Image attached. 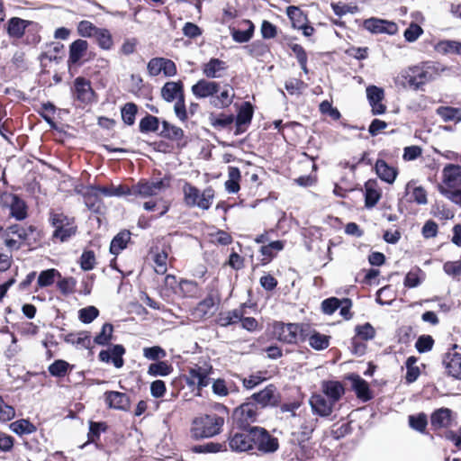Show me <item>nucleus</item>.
<instances>
[{
  "instance_id": "1",
  "label": "nucleus",
  "mask_w": 461,
  "mask_h": 461,
  "mask_svg": "<svg viewBox=\"0 0 461 461\" xmlns=\"http://www.w3.org/2000/svg\"><path fill=\"white\" fill-rule=\"evenodd\" d=\"M446 70L447 68L439 62L426 61L420 66L410 68L402 75V77L410 88L419 90L422 86L435 80Z\"/></svg>"
},
{
  "instance_id": "2",
  "label": "nucleus",
  "mask_w": 461,
  "mask_h": 461,
  "mask_svg": "<svg viewBox=\"0 0 461 461\" xmlns=\"http://www.w3.org/2000/svg\"><path fill=\"white\" fill-rule=\"evenodd\" d=\"M224 424V419L217 414H206L194 420L191 429L193 438H204L218 435Z\"/></svg>"
},
{
  "instance_id": "3",
  "label": "nucleus",
  "mask_w": 461,
  "mask_h": 461,
  "mask_svg": "<svg viewBox=\"0 0 461 461\" xmlns=\"http://www.w3.org/2000/svg\"><path fill=\"white\" fill-rule=\"evenodd\" d=\"M184 201L189 207H198L202 210H208L214 198V190L212 187L205 188L203 193L200 190L185 182L183 187Z\"/></svg>"
},
{
  "instance_id": "4",
  "label": "nucleus",
  "mask_w": 461,
  "mask_h": 461,
  "mask_svg": "<svg viewBox=\"0 0 461 461\" xmlns=\"http://www.w3.org/2000/svg\"><path fill=\"white\" fill-rule=\"evenodd\" d=\"M258 415V405L248 399L247 402L234 409L231 418L233 424H235L239 429L243 431L249 432V429L254 427L251 426V423L257 421Z\"/></svg>"
},
{
  "instance_id": "5",
  "label": "nucleus",
  "mask_w": 461,
  "mask_h": 461,
  "mask_svg": "<svg viewBox=\"0 0 461 461\" xmlns=\"http://www.w3.org/2000/svg\"><path fill=\"white\" fill-rule=\"evenodd\" d=\"M50 221L55 228L52 237L61 242L67 241L77 232V227L74 218L68 217L63 212H50Z\"/></svg>"
},
{
  "instance_id": "6",
  "label": "nucleus",
  "mask_w": 461,
  "mask_h": 461,
  "mask_svg": "<svg viewBox=\"0 0 461 461\" xmlns=\"http://www.w3.org/2000/svg\"><path fill=\"white\" fill-rule=\"evenodd\" d=\"M171 185V179L165 177L158 181H145L141 180L136 185L131 186V194L134 196L147 198L149 196L157 195Z\"/></svg>"
},
{
  "instance_id": "7",
  "label": "nucleus",
  "mask_w": 461,
  "mask_h": 461,
  "mask_svg": "<svg viewBox=\"0 0 461 461\" xmlns=\"http://www.w3.org/2000/svg\"><path fill=\"white\" fill-rule=\"evenodd\" d=\"M249 432L252 433L254 446L258 451L270 454L278 449V438L272 436L265 428L253 427L249 429Z\"/></svg>"
},
{
  "instance_id": "8",
  "label": "nucleus",
  "mask_w": 461,
  "mask_h": 461,
  "mask_svg": "<svg viewBox=\"0 0 461 461\" xmlns=\"http://www.w3.org/2000/svg\"><path fill=\"white\" fill-rule=\"evenodd\" d=\"M442 365L448 376L461 381V347L456 344L452 345L443 355Z\"/></svg>"
},
{
  "instance_id": "9",
  "label": "nucleus",
  "mask_w": 461,
  "mask_h": 461,
  "mask_svg": "<svg viewBox=\"0 0 461 461\" xmlns=\"http://www.w3.org/2000/svg\"><path fill=\"white\" fill-rule=\"evenodd\" d=\"M297 325L295 323H285L275 321L273 323L274 337L280 342L288 345L297 344Z\"/></svg>"
},
{
  "instance_id": "10",
  "label": "nucleus",
  "mask_w": 461,
  "mask_h": 461,
  "mask_svg": "<svg viewBox=\"0 0 461 461\" xmlns=\"http://www.w3.org/2000/svg\"><path fill=\"white\" fill-rule=\"evenodd\" d=\"M363 27L373 34L385 33L394 35L398 31V26L395 23L375 17L364 20Z\"/></svg>"
},
{
  "instance_id": "11",
  "label": "nucleus",
  "mask_w": 461,
  "mask_h": 461,
  "mask_svg": "<svg viewBox=\"0 0 461 461\" xmlns=\"http://www.w3.org/2000/svg\"><path fill=\"white\" fill-rule=\"evenodd\" d=\"M220 83L200 79L192 86V93L198 99L209 97L211 102L214 95L220 92Z\"/></svg>"
},
{
  "instance_id": "12",
  "label": "nucleus",
  "mask_w": 461,
  "mask_h": 461,
  "mask_svg": "<svg viewBox=\"0 0 461 461\" xmlns=\"http://www.w3.org/2000/svg\"><path fill=\"white\" fill-rule=\"evenodd\" d=\"M73 93L77 100L83 104L93 102L95 92L88 79L83 77H77L74 81Z\"/></svg>"
},
{
  "instance_id": "13",
  "label": "nucleus",
  "mask_w": 461,
  "mask_h": 461,
  "mask_svg": "<svg viewBox=\"0 0 461 461\" xmlns=\"http://www.w3.org/2000/svg\"><path fill=\"white\" fill-rule=\"evenodd\" d=\"M347 379L351 383L352 390L359 400L366 402L373 398V393L368 383L359 375L355 373L349 374L348 375Z\"/></svg>"
},
{
  "instance_id": "14",
  "label": "nucleus",
  "mask_w": 461,
  "mask_h": 461,
  "mask_svg": "<svg viewBox=\"0 0 461 461\" xmlns=\"http://www.w3.org/2000/svg\"><path fill=\"white\" fill-rule=\"evenodd\" d=\"M3 202L10 208L11 216L17 221H23L27 217L26 203L17 195L7 194L3 197Z\"/></svg>"
},
{
  "instance_id": "15",
  "label": "nucleus",
  "mask_w": 461,
  "mask_h": 461,
  "mask_svg": "<svg viewBox=\"0 0 461 461\" xmlns=\"http://www.w3.org/2000/svg\"><path fill=\"white\" fill-rule=\"evenodd\" d=\"M252 433L250 432H241L235 433L229 439V446L232 451L236 452H246L253 449L254 447V440L252 438Z\"/></svg>"
},
{
  "instance_id": "16",
  "label": "nucleus",
  "mask_w": 461,
  "mask_h": 461,
  "mask_svg": "<svg viewBox=\"0 0 461 461\" xmlns=\"http://www.w3.org/2000/svg\"><path fill=\"white\" fill-rule=\"evenodd\" d=\"M276 392V387L271 384L267 385L263 390L253 393L249 399L254 402L258 406L260 405L261 408L267 407L268 405L275 406L277 403Z\"/></svg>"
},
{
  "instance_id": "17",
  "label": "nucleus",
  "mask_w": 461,
  "mask_h": 461,
  "mask_svg": "<svg viewBox=\"0 0 461 461\" xmlns=\"http://www.w3.org/2000/svg\"><path fill=\"white\" fill-rule=\"evenodd\" d=\"M254 109L253 105L249 102L242 103L240 107L236 118L234 117L236 123L235 135L241 134L245 131L243 126L248 125L251 122L253 118Z\"/></svg>"
},
{
  "instance_id": "18",
  "label": "nucleus",
  "mask_w": 461,
  "mask_h": 461,
  "mask_svg": "<svg viewBox=\"0 0 461 461\" xmlns=\"http://www.w3.org/2000/svg\"><path fill=\"white\" fill-rule=\"evenodd\" d=\"M310 405L313 413L321 417H328L331 414L333 406L335 403L331 401L327 400L325 396L321 394H313L310 398Z\"/></svg>"
},
{
  "instance_id": "19",
  "label": "nucleus",
  "mask_w": 461,
  "mask_h": 461,
  "mask_svg": "<svg viewBox=\"0 0 461 461\" xmlns=\"http://www.w3.org/2000/svg\"><path fill=\"white\" fill-rule=\"evenodd\" d=\"M375 171L382 181L389 185L393 184L398 176L397 167L390 166L385 160L382 158H378L376 160L375 164Z\"/></svg>"
},
{
  "instance_id": "20",
  "label": "nucleus",
  "mask_w": 461,
  "mask_h": 461,
  "mask_svg": "<svg viewBox=\"0 0 461 461\" xmlns=\"http://www.w3.org/2000/svg\"><path fill=\"white\" fill-rule=\"evenodd\" d=\"M105 402L110 408L129 411L131 401L129 396L124 393L116 391H108L104 393Z\"/></svg>"
},
{
  "instance_id": "21",
  "label": "nucleus",
  "mask_w": 461,
  "mask_h": 461,
  "mask_svg": "<svg viewBox=\"0 0 461 461\" xmlns=\"http://www.w3.org/2000/svg\"><path fill=\"white\" fill-rule=\"evenodd\" d=\"M443 183L449 188L461 185V166L447 164L442 170Z\"/></svg>"
},
{
  "instance_id": "22",
  "label": "nucleus",
  "mask_w": 461,
  "mask_h": 461,
  "mask_svg": "<svg viewBox=\"0 0 461 461\" xmlns=\"http://www.w3.org/2000/svg\"><path fill=\"white\" fill-rule=\"evenodd\" d=\"M150 76H158L161 72L165 76H171L173 72V61L164 58H154L149 60L147 66Z\"/></svg>"
},
{
  "instance_id": "23",
  "label": "nucleus",
  "mask_w": 461,
  "mask_h": 461,
  "mask_svg": "<svg viewBox=\"0 0 461 461\" xmlns=\"http://www.w3.org/2000/svg\"><path fill=\"white\" fill-rule=\"evenodd\" d=\"M241 24L245 25L246 28L239 29L230 27V35L235 42L246 43L253 37L255 25L250 20H243Z\"/></svg>"
},
{
  "instance_id": "24",
  "label": "nucleus",
  "mask_w": 461,
  "mask_h": 461,
  "mask_svg": "<svg viewBox=\"0 0 461 461\" xmlns=\"http://www.w3.org/2000/svg\"><path fill=\"white\" fill-rule=\"evenodd\" d=\"M7 234L16 236L19 241L23 244H30L31 237L35 232L36 228L32 225L23 226L20 224H13L5 230Z\"/></svg>"
},
{
  "instance_id": "25",
  "label": "nucleus",
  "mask_w": 461,
  "mask_h": 461,
  "mask_svg": "<svg viewBox=\"0 0 461 461\" xmlns=\"http://www.w3.org/2000/svg\"><path fill=\"white\" fill-rule=\"evenodd\" d=\"M452 411L448 408L435 410L430 415V424L435 429L447 428L450 424Z\"/></svg>"
},
{
  "instance_id": "26",
  "label": "nucleus",
  "mask_w": 461,
  "mask_h": 461,
  "mask_svg": "<svg viewBox=\"0 0 461 461\" xmlns=\"http://www.w3.org/2000/svg\"><path fill=\"white\" fill-rule=\"evenodd\" d=\"M322 392L331 402L336 403L344 394L345 390L339 381H324L322 383Z\"/></svg>"
},
{
  "instance_id": "27",
  "label": "nucleus",
  "mask_w": 461,
  "mask_h": 461,
  "mask_svg": "<svg viewBox=\"0 0 461 461\" xmlns=\"http://www.w3.org/2000/svg\"><path fill=\"white\" fill-rule=\"evenodd\" d=\"M365 206L368 209L376 205L381 198V192L376 189V180L369 179L365 183Z\"/></svg>"
},
{
  "instance_id": "28",
  "label": "nucleus",
  "mask_w": 461,
  "mask_h": 461,
  "mask_svg": "<svg viewBox=\"0 0 461 461\" xmlns=\"http://www.w3.org/2000/svg\"><path fill=\"white\" fill-rule=\"evenodd\" d=\"M226 63L217 58H212L207 63L203 66V73L208 78L220 77V72L226 69Z\"/></svg>"
},
{
  "instance_id": "29",
  "label": "nucleus",
  "mask_w": 461,
  "mask_h": 461,
  "mask_svg": "<svg viewBox=\"0 0 461 461\" xmlns=\"http://www.w3.org/2000/svg\"><path fill=\"white\" fill-rule=\"evenodd\" d=\"M88 49V43L85 40L78 39L73 41L69 46L68 62L77 64L86 54Z\"/></svg>"
},
{
  "instance_id": "30",
  "label": "nucleus",
  "mask_w": 461,
  "mask_h": 461,
  "mask_svg": "<svg viewBox=\"0 0 461 461\" xmlns=\"http://www.w3.org/2000/svg\"><path fill=\"white\" fill-rule=\"evenodd\" d=\"M219 93V95L216 94L212 98L211 105L217 109H223L229 107L233 101V89L225 88L222 91H220Z\"/></svg>"
},
{
  "instance_id": "31",
  "label": "nucleus",
  "mask_w": 461,
  "mask_h": 461,
  "mask_svg": "<svg viewBox=\"0 0 461 461\" xmlns=\"http://www.w3.org/2000/svg\"><path fill=\"white\" fill-rule=\"evenodd\" d=\"M172 130V127L171 125L164 121L162 122V130L159 131V135L163 138H165L166 140H162L156 143L157 145V149L159 152H163V153H170L172 149H173V145H172V140L170 139V131Z\"/></svg>"
},
{
  "instance_id": "32",
  "label": "nucleus",
  "mask_w": 461,
  "mask_h": 461,
  "mask_svg": "<svg viewBox=\"0 0 461 461\" xmlns=\"http://www.w3.org/2000/svg\"><path fill=\"white\" fill-rule=\"evenodd\" d=\"M131 240V232L127 230L120 231L113 240L110 245V252L118 255L123 250Z\"/></svg>"
},
{
  "instance_id": "33",
  "label": "nucleus",
  "mask_w": 461,
  "mask_h": 461,
  "mask_svg": "<svg viewBox=\"0 0 461 461\" xmlns=\"http://www.w3.org/2000/svg\"><path fill=\"white\" fill-rule=\"evenodd\" d=\"M182 83L180 81L175 82V114L181 120L185 121L187 118L186 110L185 107L184 95L182 91Z\"/></svg>"
},
{
  "instance_id": "34",
  "label": "nucleus",
  "mask_w": 461,
  "mask_h": 461,
  "mask_svg": "<svg viewBox=\"0 0 461 461\" xmlns=\"http://www.w3.org/2000/svg\"><path fill=\"white\" fill-rule=\"evenodd\" d=\"M28 22L18 17L8 21L7 33L10 37L20 39L23 36Z\"/></svg>"
},
{
  "instance_id": "35",
  "label": "nucleus",
  "mask_w": 461,
  "mask_h": 461,
  "mask_svg": "<svg viewBox=\"0 0 461 461\" xmlns=\"http://www.w3.org/2000/svg\"><path fill=\"white\" fill-rule=\"evenodd\" d=\"M194 379L197 380V386L199 388L206 387L210 383L208 372L200 366L190 369V377L186 378V382L189 384H194Z\"/></svg>"
},
{
  "instance_id": "36",
  "label": "nucleus",
  "mask_w": 461,
  "mask_h": 461,
  "mask_svg": "<svg viewBox=\"0 0 461 461\" xmlns=\"http://www.w3.org/2000/svg\"><path fill=\"white\" fill-rule=\"evenodd\" d=\"M436 113L443 122H461V108L453 106H439L436 109Z\"/></svg>"
},
{
  "instance_id": "37",
  "label": "nucleus",
  "mask_w": 461,
  "mask_h": 461,
  "mask_svg": "<svg viewBox=\"0 0 461 461\" xmlns=\"http://www.w3.org/2000/svg\"><path fill=\"white\" fill-rule=\"evenodd\" d=\"M218 303L219 299H216L212 294H208L203 301L198 303L195 312L200 317L212 315Z\"/></svg>"
},
{
  "instance_id": "38",
  "label": "nucleus",
  "mask_w": 461,
  "mask_h": 461,
  "mask_svg": "<svg viewBox=\"0 0 461 461\" xmlns=\"http://www.w3.org/2000/svg\"><path fill=\"white\" fill-rule=\"evenodd\" d=\"M435 50L441 54H456L461 55V42L453 40L440 41L435 47Z\"/></svg>"
},
{
  "instance_id": "39",
  "label": "nucleus",
  "mask_w": 461,
  "mask_h": 461,
  "mask_svg": "<svg viewBox=\"0 0 461 461\" xmlns=\"http://www.w3.org/2000/svg\"><path fill=\"white\" fill-rule=\"evenodd\" d=\"M286 14L291 20L293 27L298 29L308 22L307 15L297 6L290 5L286 8Z\"/></svg>"
},
{
  "instance_id": "40",
  "label": "nucleus",
  "mask_w": 461,
  "mask_h": 461,
  "mask_svg": "<svg viewBox=\"0 0 461 461\" xmlns=\"http://www.w3.org/2000/svg\"><path fill=\"white\" fill-rule=\"evenodd\" d=\"M330 337L313 330L308 339L309 345L315 350H323L330 346Z\"/></svg>"
},
{
  "instance_id": "41",
  "label": "nucleus",
  "mask_w": 461,
  "mask_h": 461,
  "mask_svg": "<svg viewBox=\"0 0 461 461\" xmlns=\"http://www.w3.org/2000/svg\"><path fill=\"white\" fill-rule=\"evenodd\" d=\"M94 38L95 39L98 46L105 50H111L113 46V40L109 30L105 28H98L96 34Z\"/></svg>"
},
{
  "instance_id": "42",
  "label": "nucleus",
  "mask_w": 461,
  "mask_h": 461,
  "mask_svg": "<svg viewBox=\"0 0 461 461\" xmlns=\"http://www.w3.org/2000/svg\"><path fill=\"white\" fill-rule=\"evenodd\" d=\"M226 449L225 445L215 442H206L203 444H197L193 446L190 450L193 453H217Z\"/></svg>"
},
{
  "instance_id": "43",
  "label": "nucleus",
  "mask_w": 461,
  "mask_h": 461,
  "mask_svg": "<svg viewBox=\"0 0 461 461\" xmlns=\"http://www.w3.org/2000/svg\"><path fill=\"white\" fill-rule=\"evenodd\" d=\"M10 429L18 435L31 434L36 430V427L28 420L24 419L12 422Z\"/></svg>"
},
{
  "instance_id": "44",
  "label": "nucleus",
  "mask_w": 461,
  "mask_h": 461,
  "mask_svg": "<svg viewBox=\"0 0 461 461\" xmlns=\"http://www.w3.org/2000/svg\"><path fill=\"white\" fill-rule=\"evenodd\" d=\"M408 421L412 429L421 433L425 431L428 425V418L424 412H420L416 415H410Z\"/></svg>"
},
{
  "instance_id": "45",
  "label": "nucleus",
  "mask_w": 461,
  "mask_h": 461,
  "mask_svg": "<svg viewBox=\"0 0 461 461\" xmlns=\"http://www.w3.org/2000/svg\"><path fill=\"white\" fill-rule=\"evenodd\" d=\"M178 288L184 297H195L199 293L198 285L193 280H181Z\"/></svg>"
},
{
  "instance_id": "46",
  "label": "nucleus",
  "mask_w": 461,
  "mask_h": 461,
  "mask_svg": "<svg viewBox=\"0 0 461 461\" xmlns=\"http://www.w3.org/2000/svg\"><path fill=\"white\" fill-rule=\"evenodd\" d=\"M366 93L369 104L380 103L384 98V90L374 85L368 86L366 89Z\"/></svg>"
},
{
  "instance_id": "47",
  "label": "nucleus",
  "mask_w": 461,
  "mask_h": 461,
  "mask_svg": "<svg viewBox=\"0 0 461 461\" xmlns=\"http://www.w3.org/2000/svg\"><path fill=\"white\" fill-rule=\"evenodd\" d=\"M98 30V27H96L93 23L83 20L78 23L77 24V33L81 37L85 38H94L95 34H96V32Z\"/></svg>"
},
{
  "instance_id": "48",
  "label": "nucleus",
  "mask_w": 461,
  "mask_h": 461,
  "mask_svg": "<svg viewBox=\"0 0 461 461\" xmlns=\"http://www.w3.org/2000/svg\"><path fill=\"white\" fill-rule=\"evenodd\" d=\"M434 339L430 335H420L415 343V348L420 354L430 351L434 346Z\"/></svg>"
},
{
  "instance_id": "49",
  "label": "nucleus",
  "mask_w": 461,
  "mask_h": 461,
  "mask_svg": "<svg viewBox=\"0 0 461 461\" xmlns=\"http://www.w3.org/2000/svg\"><path fill=\"white\" fill-rule=\"evenodd\" d=\"M210 122L213 127L226 128L234 122V116L232 114L221 113L215 115L214 113L210 114Z\"/></svg>"
},
{
  "instance_id": "50",
  "label": "nucleus",
  "mask_w": 461,
  "mask_h": 461,
  "mask_svg": "<svg viewBox=\"0 0 461 461\" xmlns=\"http://www.w3.org/2000/svg\"><path fill=\"white\" fill-rule=\"evenodd\" d=\"M159 130V121L153 115H147L140 122L141 132L156 131Z\"/></svg>"
},
{
  "instance_id": "51",
  "label": "nucleus",
  "mask_w": 461,
  "mask_h": 461,
  "mask_svg": "<svg viewBox=\"0 0 461 461\" xmlns=\"http://www.w3.org/2000/svg\"><path fill=\"white\" fill-rule=\"evenodd\" d=\"M249 53L255 58L264 57L268 51V46L262 41H255L250 45L246 46Z\"/></svg>"
},
{
  "instance_id": "52",
  "label": "nucleus",
  "mask_w": 461,
  "mask_h": 461,
  "mask_svg": "<svg viewBox=\"0 0 461 461\" xmlns=\"http://www.w3.org/2000/svg\"><path fill=\"white\" fill-rule=\"evenodd\" d=\"M355 332L356 336L359 337L363 340L373 339L375 336V330L369 322H366L362 325H357L355 327Z\"/></svg>"
},
{
  "instance_id": "53",
  "label": "nucleus",
  "mask_w": 461,
  "mask_h": 461,
  "mask_svg": "<svg viewBox=\"0 0 461 461\" xmlns=\"http://www.w3.org/2000/svg\"><path fill=\"white\" fill-rule=\"evenodd\" d=\"M69 368V364L65 360H55L50 366L49 372L51 375L56 377L65 376Z\"/></svg>"
},
{
  "instance_id": "54",
  "label": "nucleus",
  "mask_w": 461,
  "mask_h": 461,
  "mask_svg": "<svg viewBox=\"0 0 461 461\" xmlns=\"http://www.w3.org/2000/svg\"><path fill=\"white\" fill-rule=\"evenodd\" d=\"M422 274L420 268L416 267L414 270L409 271L404 278L403 285L408 288H415L419 286L421 283V279L420 275Z\"/></svg>"
},
{
  "instance_id": "55",
  "label": "nucleus",
  "mask_w": 461,
  "mask_h": 461,
  "mask_svg": "<svg viewBox=\"0 0 461 461\" xmlns=\"http://www.w3.org/2000/svg\"><path fill=\"white\" fill-rule=\"evenodd\" d=\"M113 331V325L111 323H104L101 332L94 339L95 343L102 346L107 345L112 339Z\"/></svg>"
},
{
  "instance_id": "56",
  "label": "nucleus",
  "mask_w": 461,
  "mask_h": 461,
  "mask_svg": "<svg viewBox=\"0 0 461 461\" xmlns=\"http://www.w3.org/2000/svg\"><path fill=\"white\" fill-rule=\"evenodd\" d=\"M122 119L127 125H132L137 113V105L133 103H127L122 108Z\"/></svg>"
},
{
  "instance_id": "57",
  "label": "nucleus",
  "mask_w": 461,
  "mask_h": 461,
  "mask_svg": "<svg viewBox=\"0 0 461 461\" xmlns=\"http://www.w3.org/2000/svg\"><path fill=\"white\" fill-rule=\"evenodd\" d=\"M242 317V311L235 309L228 312L226 315L221 316L219 320V323L222 327H228L234 323L240 322Z\"/></svg>"
},
{
  "instance_id": "58",
  "label": "nucleus",
  "mask_w": 461,
  "mask_h": 461,
  "mask_svg": "<svg viewBox=\"0 0 461 461\" xmlns=\"http://www.w3.org/2000/svg\"><path fill=\"white\" fill-rule=\"evenodd\" d=\"M444 272L453 279L459 280L461 276V259L456 261H447L443 265Z\"/></svg>"
},
{
  "instance_id": "59",
  "label": "nucleus",
  "mask_w": 461,
  "mask_h": 461,
  "mask_svg": "<svg viewBox=\"0 0 461 461\" xmlns=\"http://www.w3.org/2000/svg\"><path fill=\"white\" fill-rule=\"evenodd\" d=\"M438 190L444 197L461 206V189L451 190L449 187L439 185Z\"/></svg>"
},
{
  "instance_id": "60",
  "label": "nucleus",
  "mask_w": 461,
  "mask_h": 461,
  "mask_svg": "<svg viewBox=\"0 0 461 461\" xmlns=\"http://www.w3.org/2000/svg\"><path fill=\"white\" fill-rule=\"evenodd\" d=\"M56 276H60V274L54 268L42 271L38 277L39 286L45 287L52 285Z\"/></svg>"
},
{
  "instance_id": "61",
  "label": "nucleus",
  "mask_w": 461,
  "mask_h": 461,
  "mask_svg": "<svg viewBox=\"0 0 461 461\" xmlns=\"http://www.w3.org/2000/svg\"><path fill=\"white\" fill-rule=\"evenodd\" d=\"M171 367L166 362L158 361L149 366L148 374L152 376L167 375L170 373Z\"/></svg>"
},
{
  "instance_id": "62",
  "label": "nucleus",
  "mask_w": 461,
  "mask_h": 461,
  "mask_svg": "<svg viewBox=\"0 0 461 461\" xmlns=\"http://www.w3.org/2000/svg\"><path fill=\"white\" fill-rule=\"evenodd\" d=\"M341 306L340 299L337 297H330L322 301V312L328 315L333 314Z\"/></svg>"
},
{
  "instance_id": "63",
  "label": "nucleus",
  "mask_w": 461,
  "mask_h": 461,
  "mask_svg": "<svg viewBox=\"0 0 461 461\" xmlns=\"http://www.w3.org/2000/svg\"><path fill=\"white\" fill-rule=\"evenodd\" d=\"M79 320L83 323H90L92 322L99 314V311L95 306H87L79 311Z\"/></svg>"
},
{
  "instance_id": "64",
  "label": "nucleus",
  "mask_w": 461,
  "mask_h": 461,
  "mask_svg": "<svg viewBox=\"0 0 461 461\" xmlns=\"http://www.w3.org/2000/svg\"><path fill=\"white\" fill-rule=\"evenodd\" d=\"M422 32L423 30L419 24L411 23L404 31L403 36L406 41L413 42L422 34Z\"/></svg>"
}]
</instances>
